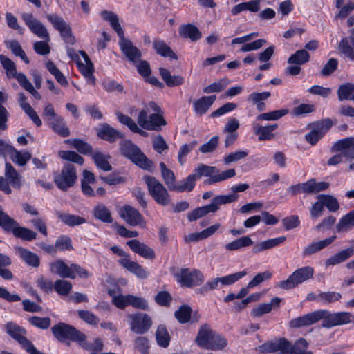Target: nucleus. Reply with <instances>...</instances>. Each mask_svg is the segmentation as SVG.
<instances>
[{"label": "nucleus", "mask_w": 354, "mask_h": 354, "mask_svg": "<svg viewBox=\"0 0 354 354\" xmlns=\"http://www.w3.org/2000/svg\"><path fill=\"white\" fill-rule=\"evenodd\" d=\"M321 319H323L322 327L330 328L354 322V315L348 312L331 313L326 310H319L291 320L290 325L292 328H299L312 325Z\"/></svg>", "instance_id": "nucleus-1"}, {"label": "nucleus", "mask_w": 354, "mask_h": 354, "mask_svg": "<svg viewBox=\"0 0 354 354\" xmlns=\"http://www.w3.org/2000/svg\"><path fill=\"white\" fill-rule=\"evenodd\" d=\"M158 111V106L153 102H149L138 113L137 122L140 127L149 131H159L166 122Z\"/></svg>", "instance_id": "nucleus-2"}, {"label": "nucleus", "mask_w": 354, "mask_h": 354, "mask_svg": "<svg viewBox=\"0 0 354 354\" xmlns=\"http://www.w3.org/2000/svg\"><path fill=\"white\" fill-rule=\"evenodd\" d=\"M196 343L203 348L212 351H221L227 344L226 339L214 331L207 324L200 327Z\"/></svg>", "instance_id": "nucleus-3"}, {"label": "nucleus", "mask_w": 354, "mask_h": 354, "mask_svg": "<svg viewBox=\"0 0 354 354\" xmlns=\"http://www.w3.org/2000/svg\"><path fill=\"white\" fill-rule=\"evenodd\" d=\"M122 153L139 167L147 169L151 167V162L131 141H124L120 145Z\"/></svg>", "instance_id": "nucleus-4"}, {"label": "nucleus", "mask_w": 354, "mask_h": 354, "mask_svg": "<svg viewBox=\"0 0 354 354\" xmlns=\"http://www.w3.org/2000/svg\"><path fill=\"white\" fill-rule=\"evenodd\" d=\"M145 180L149 193L157 203L165 206L170 203L168 192L161 183L151 176L145 177Z\"/></svg>", "instance_id": "nucleus-5"}, {"label": "nucleus", "mask_w": 354, "mask_h": 354, "mask_svg": "<svg viewBox=\"0 0 354 354\" xmlns=\"http://www.w3.org/2000/svg\"><path fill=\"white\" fill-rule=\"evenodd\" d=\"M52 333L57 339L64 342L66 339L82 342L85 339V335L77 330L74 327L64 323H59L51 328Z\"/></svg>", "instance_id": "nucleus-6"}, {"label": "nucleus", "mask_w": 354, "mask_h": 354, "mask_svg": "<svg viewBox=\"0 0 354 354\" xmlns=\"http://www.w3.org/2000/svg\"><path fill=\"white\" fill-rule=\"evenodd\" d=\"M175 278L182 286L191 288L201 285L204 281L203 274L198 270L180 268L175 273Z\"/></svg>", "instance_id": "nucleus-7"}, {"label": "nucleus", "mask_w": 354, "mask_h": 354, "mask_svg": "<svg viewBox=\"0 0 354 354\" xmlns=\"http://www.w3.org/2000/svg\"><path fill=\"white\" fill-rule=\"evenodd\" d=\"M314 273V270L310 266H305L296 270L290 274L286 280L281 281L279 283V287L283 289H292L310 279Z\"/></svg>", "instance_id": "nucleus-8"}, {"label": "nucleus", "mask_w": 354, "mask_h": 354, "mask_svg": "<svg viewBox=\"0 0 354 354\" xmlns=\"http://www.w3.org/2000/svg\"><path fill=\"white\" fill-rule=\"evenodd\" d=\"M77 179L76 168L71 164H66L60 172L54 176L57 187L63 191L73 187Z\"/></svg>", "instance_id": "nucleus-9"}, {"label": "nucleus", "mask_w": 354, "mask_h": 354, "mask_svg": "<svg viewBox=\"0 0 354 354\" xmlns=\"http://www.w3.org/2000/svg\"><path fill=\"white\" fill-rule=\"evenodd\" d=\"M247 274L245 270L233 273L221 277H216L208 281L202 288L201 291L208 292L217 288H220L223 286H229L238 281Z\"/></svg>", "instance_id": "nucleus-10"}, {"label": "nucleus", "mask_w": 354, "mask_h": 354, "mask_svg": "<svg viewBox=\"0 0 354 354\" xmlns=\"http://www.w3.org/2000/svg\"><path fill=\"white\" fill-rule=\"evenodd\" d=\"M21 18L32 33L44 40H50L49 33L46 27L31 13H22Z\"/></svg>", "instance_id": "nucleus-11"}, {"label": "nucleus", "mask_w": 354, "mask_h": 354, "mask_svg": "<svg viewBox=\"0 0 354 354\" xmlns=\"http://www.w3.org/2000/svg\"><path fill=\"white\" fill-rule=\"evenodd\" d=\"M127 317L131 331L136 334L145 333L152 324L150 317L145 313L130 314Z\"/></svg>", "instance_id": "nucleus-12"}, {"label": "nucleus", "mask_w": 354, "mask_h": 354, "mask_svg": "<svg viewBox=\"0 0 354 354\" xmlns=\"http://www.w3.org/2000/svg\"><path fill=\"white\" fill-rule=\"evenodd\" d=\"M332 127L329 119L323 120L312 124L310 131L305 135L306 140L315 145Z\"/></svg>", "instance_id": "nucleus-13"}, {"label": "nucleus", "mask_w": 354, "mask_h": 354, "mask_svg": "<svg viewBox=\"0 0 354 354\" xmlns=\"http://www.w3.org/2000/svg\"><path fill=\"white\" fill-rule=\"evenodd\" d=\"M46 19L60 32L62 37L66 42L74 43L75 39L72 36L71 29L62 17L55 14H49L46 15Z\"/></svg>", "instance_id": "nucleus-14"}, {"label": "nucleus", "mask_w": 354, "mask_h": 354, "mask_svg": "<svg viewBox=\"0 0 354 354\" xmlns=\"http://www.w3.org/2000/svg\"><path fill=\"white\" fill-rule=\"evenodd\" d=\"M121 218L128 224L132 226H140L145 227L146 222L143 216L135 208L130 205L123 206L119 212Z\"/></svg>", "instance_id": "nucleus-15"}, {"label": "nucleus", "mask_w": 354, "mask_h": 354, "mask_svg": "<svg viewBox=\"0 0 354 354\" xmlns=\"http://www.w3.org/2000/svg\"><path fill=\"white\" fill-rule=\"evenodd\" d=\"M119 46L122 52L128 58L130 62L137 63L141 57V52L136 48L133 43L124 37V34L118 36Z\"/></svg>", "instance_id": "nucleus-16"}, {"label": "nucleus", "mask_w": 354, "mask_h": 354, "mask_svg": "<svg viewBox=\"0 0 354 354\" xmlns=\"http://www.w3.org/2000/svg\"><path fill=\"white\" fill-rule=\"evenodd\" d=\"M333 151L342 152L344 156L354 159V137H348L334 143Z\"/></svg>", "instance_id": "nucleus-17"}, {"label": "nucleus", "mask_w": 354, "mask_h": 354, "mask_svg": "<svg viewBox=\"0 0 354 354\" xmlns=\"http://www.w3.org/2000/svg\"><path fill=\"white\" fill-rule=\"evenodd\" d=\"M80 54L84 59V62H77V66L79 70L86 78L87 83L94 85L95 83V78L93 75V66L91 63L87 54L83 51L80 52Z\"/></svg>", "instance_id": "nucleus-18"}, {"label": "nucleus", "mask_w": 354, "mask_h": 354, "mask_svg": "<svg viewBox=\"0 0 354 354\" xmlns=\"http://www.w3.org/2000/svg\"><path fill=\"white\" fill-rule=\"evenodd\" d=\"M252 128L254 133L258 136L259 140H270L274 138V134L272 132L278 128V124H272L262 126L257 122H254L252 123Z\"/></svg>", "instance_id": "nucleus-19"}, {"label": "nucleus", "mask_w": 354, "mask_h": 354, "mask_svg": "<svg viewBox=\"0 0 354 354\" xmlns=\"http://www.w3.org/2000/svg\"><path fill=\"white\" fill-rule=\"evenodd\" d=\"M290 347V342L284 338L275 341L268 342L261 346L262 352L273 353L281 351L282 354H287Z\"/></svg>", "instance_id": "nucleus-20"}, {"label": "nucleus", "mask_w": 354, "mask_h": 354, "mask_svg": "<svg viewBox=\"0 0 354 354\" xmlns=\"http://www.w3.org/2000/svg\"><path fill=\"white\" fill-rule=\"evenodd\" d=\"M127 244L134 252L145 259H152L155 257L154 251L137 239L130 240L127 242Z\"/></svg>", "instance_id": "nucleus-21"}, {"label": "nucleus", "mask_w": 354, "mask_h": 354, "mask_svg": "<svg viewBox=\"0 0 354 354\" xmlns=\"http://www.w3.org/2000/svg\"><path fill=\"white\" fill-rule=\"evenodd\" d=\"M71 265L67 266L62 259H57L49 263L50 272L58 274L63 278L74 279V275L71 272Z\"/></svg>", "instance_id": "nucleus-22"}, {"label": "nucleus", "mask_w": 354, "mask_h": 354, "mask_svg": "<svg viewBox=\"0 0 354 354\" xmlns=\"http://www.w3.org/2000/svg\"><path fill=\"white\" fill-rule=\"evenodd\" d=\"M336 238V236L334 235L324 240L312 242L304 248L303 250V255L304 257H308L321 251L331 244Z\"/></svg>", "instance_id": "nucleus-23"}, {"label": "nucleus", "mask_w": 354, "mask_h": 354, "mask_svg": "<svg viewBox=\"0 0 354 354\" xmlns=\"http://www.w3.org/2000/svg\"><path fill=\"white\" fill-rule=\"evenodd\" d=\"M119 263L138 277L143 279L148 276L147 272L138 263L131 261L129 257H124L119 260Z\"/></svg>", "instance_id": "nucleus-24"}, {"label": "nucleus", "mask_w": 354, "mask_h": 354, "mask_svg": "<svg viewBox=\"0 0 354 354\" xmlns=\"http://www.w3.org/2000/svg\"><path fill=\"white\" fill-rule=\"evenodd\" d=\"M17 102L21 109L29 116L32 122L37 126L42 124L41 120L37 113L33 110L30 104L27 102V97L24 93H18Z\"/></svg>", "instance_id": "nucleus-25"}, {"label": "nucleus", "mask_w": 354, "mask_h": 354, "mask_svg": "<svg viewBox=\"0 0 354 354\" xmlns=\"http://www.w3.org/2000/svg\"><path fill=\"white\" fill-rule=\"evenodd\" d=\"M97 135L100 138L111 142L122 137L121 132L107 124H104L100 127L97 131Z\"/></svg>", "instance_id": "nucleus-26"}, {"label": "nucleus", "mask_w": 354, "mask_h": 354, "mask_svg": "<svg viewBox=\"0 0 354 354\" xmlns=\"http://www.w3.org/2000/svg\"><path fill=\"white\" fill-rule=\"evenodd\" d=\"M16 254L27 264L32 267L39 266V257L35 253H33L24 248L18 247L15 248Z\"/></svg>", "instance_id": "nucleus-27"}, {"label": "nucleus", "mask_w": 354, "mask_h": 354, "mask_svg": "<svg viewBox=\"0 0 354 354\" xmlns=\"http://www.w3.org/2000/svg\"><path fill=\"white\" fill-rule=\"evenodd\" d=\"M5 176L6 181L15 188L19 189L21 185V176L10 163H6Z\"/></svg>", "instance_id": "nucleus-28"}, {"label": "nucleus", "mask_w": 354, "mask_h": 354, "mask_svg": "<svg viewBox=\"0 0 354 354\" xmlns=\"http://www.w3.org/2000/svg\"><path fill=\"white\" fill-rule=\"evenodd\" d=\"M8 232H11L16 237L26 241L34 240L37 236V234L35 232L28 228L19 226L16 221L15 224L10 227Z\"/></svg>", "instance_id": "nucleus-29"}, {"label": "nucleus", "mask_w": 354, "mask_h": 354, "mask_svg": "<svg viewBox=\"0 0 354 354\" xmlns=\"http://www.w3.org/2000/svg\"><path fill=\"white\" fill-rule=\"evenodd\" d=\"M100 16L102 19L109 22L110 26L117 33L118 36L124 33L123 29L119 23V18L115 12L104 10L100 12Z\"/></svg>", "instance_id": "nucleus-30"}, {"label": "nucleus", "mask_w": 354, "mask_h": 354, "mask_svg": "<svg viewBox=\"0 0 354 354\" xmlns=\"http://www.w3.org/2000/svg\"><path fill=\"white\" fill-rule=\"evenodd\" d=\"M338 50L339 53L351 60L354 59V39L344 37L339 43Z\"/></svg>", "instance_id": "nucleus-31"}, {"label": "nucleus", "mask_w": 354, "mask_h": 354, "mask_svg": "<svg viewBox=\"0 0 354 354\" xmlns=\"http://www.w3.org/2000/svg\"><path fill=\"white\" fill-rule=\"evenodd\" d=\"M179 35L184 38H189L195 41L201 38V32L194 25L188 24L182 25L179 28Z\"/></svg>", "instance_id": "nucleus-32"}, {"label": "nucleus", "mask_w": 354, "mask_h": 354, "mask_svg": "<svg viewBox=\"0 0 354 354\" xmlns=\"http://www.w3.org/2000/svg\"><path fill=\"white\" fill-rule=\"evenodd\" d=\"M286 236H279L257 243L253 248V252L254 253H259L262 251L271 249L281 245L286 241Z\"/></svg>", "instance_id": "nucleus-33"}, {"label": "nucleus", "mask_w": 354, "mask_h": 354, "mask_svg": "<svg viewBox=\"0 0 354 354\" xmlns=\"http://www.w3.org/2000/svg\"><path fill=\"white\" fill-rule=\"evenodd\" d=\"M216 100L215 95L204 96L194 102V109L196 114H204Z\"/></svg>", "instance_id": "nucleus-34"}, {"label": "nucleus", "mask_w": 354, "mask_h": 354, "mask_svg": "<svg viewBox=\"0 0 354 354\" xmlns=\"http://www.w3.org/2000/svg\"><path fill=\"white\" fill-rule=\"evenodd\" d=\"M354 254V249L353 248H348L346 250H342L335 255L330 257L325 261L326 266H335L339 264L348 259H349Z\"/></svg>", "instance_id": "nucleus-35"}, {"label": "nucleus", "mask_w": 354, "mask_h": 354, "mask_svg": "<svg viewBox=\"0 0 354 354\" xmlns=\"http://www.w3.org/2000/svg\"><path fill=\"white\" fill-rule=\"evenodd\" d=\"M354 227V210L342 216L336 225V231L338 233L346 232Z\"/></svg>", "instance_id": "nucleus-36"}, {"label": "nucleus", "mask_w": 354, "mask_h": 354, "mask_svg": "<svg viewBox=\"0 0 354 354\" xmlns=\"http://www.w3.org/2000/svg\"><path fill=\"white\" fill-rule=\"evenodd\" d=\"M259 3V0H254L241 3L234 6L232 9L231 12L233 15H236L245 10H249L252 12H259L260 10Z\"/></svg>", "instance_id": "nucleus-37"}, {"label": "nucleus", "mask_w": 354, "mask_h": 354, "mask_svg": "<svg viewBox=\"0 0 354 354\" xmlns=\"http://www.w3.org/2000/svg\"><path fill=\"white\" fill-rule=\"evenodd\" d=\"M92 158L97 167L104 171H111L112 167L109 162V156L101 151H95L92 153Z\"/></svg>", "instance_id": "nucleus-38"}, {"label": "nucleus", "mask_w": 354, "mask_h": 354, "mask_svg": "<svg viewBox=\"0 0 354 354\" xmlns=\"http://www.w3.org/2000/svg\"><path fill=\"white\" fill-rule=\"evenodd\" d=\"M159 71L162 80L169 87L180 85L184 82L183 77L179 75H171L170 72L166 68H160Z\"/></svg>", "instance_id": "nucleus-39"}, {"label": "nucleus", "mask_w": 354, "mask_h": 354, "mask_svg": "<svg viewBox=\"0 0 354 354\" xmlns=\"http://www.w3.org/2000/svg\"><path fill=\"white\" fill-rule=\"evenodd\" d=\"M153 48L158 54L162 57H167L171 59H177L176 55L167 45V44L160 39H156L153 43Z\"/></svg>", "instance_id": "nucleus-40"}, {"label": "nucleus", "mask_w": 354, "mask_h": 354, "mask_svg": "<svg viewBox=\"0 0 354 354\" xmlns=\"http://www.w3.org/2000/svg\"><path fill=\"white\" fill-rule=\"evenodd\" d=\"M58 217L64 224L69 227L80 225L86 222V219L83 217L68 213H59Z\"/></svg>", "instance_id": "nucleus-41"}, {"label": "nucleus", "mask_w": 354, "mask_h": 354, "mask_svg": "<svg viewBox=\"0 0 354 354\" xmlns=\"http://www.w3.org/2000/svg\"><path fill=\"white\" fill-rule=\"evenodd\" d=\"M239 195L235 193L228 195H219L212 199L211 205L215 209V212H216L219 209L220 205L231 203L237 201Z\"/></svg>", "instance_id": "nucleus-42"}, {"label": "nucleus", "mask_w": 354, "mask_h": 354, "mask_svg": "<svg viewBox=\"0 0 354 354\" xmlns=\"http://www.w3.org/2000/svg\"><path fill=\"white\" fill-rule=\"evenodd\" d=\"M253 244L252 240L248 236H242L225 245V248L229 251H234Z\"/></svg>", "instance_id": "nucleus-43"}, {"label": "nucleus", "mask_w": 354, "mask_h": 354, "mask_svg": "<svg viewBox=\"0 0 354 354\" xmlns=\"http://www.w3.org/2000/svg\"><path fill=\"white\" fill-rule=\"evenodd\" d=\"M94 216L102 222L112 223L113 219L109 209L103 204H99L93 209Z\"/></svg>", "instance_id": "nucleus-44"}, {"label": "nucleus", "mask_w": 354, "mask_h": 354, "mask_svg": "<svg viewBox=\"0 0 354 354\" xmlns=\"http://www.w3.org/2000/svg\"><path fill=\"white\" fill-rule=\"evenodd\" d=\"M308 343L301 338L297 340L293 345L290 342V347L287 354H313L311 351H307Z\"/></svg>", "instance_id": "nucleus-45"}, {"label": "nucleus", "mask_w": 354, "mask_h": 354, "mask_svg": "<svg viewBox=\"0 0 354 354\" xmlns=\"http://www.w3.org/2000/svg\"><path fill=\"white\" fill-rule=\"evenodd\" d=\"M51 127L55 132L62 137H67L70 135V130L68 128L63 118L57 117L54 120L51 121Z\"/></svg>", "instance_id": "nucleus-46"}, {"label": "nucleus", "mask_w": 354, "mask_h": 354, "mask_svg": "<svg viewBox=\"0 0 354 354\" xmlns=\"http://www.w3.org/2000/svg\"><path fill=\"white\" fill-rule=\"evenodd\" d=\"M197 178L194 174L189 175L186 178L180 181L178 185H176L174 188L175 192H190L195 186V182Z\"/></svg>", "instance_id": "nucleus-47"}, {"label": "nucleus", "mask_w": 354, "mask_h": 354, "mask_svg": "<svg viewBox=\"0 0 354 354\" xmlns=\"http://www.w3.org/2000/svg\"><path fill=\"white\" fill-rule=\"evenodd\" d=\"M0 62L6 70V75L8 78H15L18 75L19 73L17 72L16 66L10 59L3 55H1Z\"/></svg>", "instance_id": "nucleus-48"}, {"label": "nucleus", "mask_w": 354, "mask_h": 354, "mask_svg": "<svg viewBox=\"0 0 354 354\" xmlns=\"http://www.w3.org/2000/svg\"><path fill=\"white\" fill-rule=\"evenodd\" d=\"M156 340L158 346L167 348L170 342V336L164 326H159L156 332Z\"/></svg>", "instance_id": "nucleus-49"}, {"label": "nucleus", "mask_w": 354, "mask_h": 354, "mask_svg": "<svg viewBox=\"0 0 354 354\" xmlns=\"http://www.w3.org/2000/svg\"><path fill=\"white\" fill-rule=\"evenodd\" d=\"M162 178L169 190L174 191L176 187L174 174L167 168L163 162L160 163Z\"/></svg>", "instance_id": "nucleus-50"}, {"label": "nucleus", "mask_w": 354, "mask_h": 354, "mask_svg": "<svg viewBox=\"0 0 354 354\" xmlns=\"http://www.w3.org/2000/svg\"><path fill=\"white\" fill-rule=\"evenodd\" d=\"M212 212H215V209L212 207L210 203L209 205L195 209L188 214L187 218L189 221H193Z\"/></svg>", "instance_id": "nucleus-51"}, {"label": "nucleus", "mask_w": 354, "mask_h": 354, "mask_svg": "<svg viewBox=\"0 0 354 354\" xmlns=\"http://www.w3.org/2000/svg\"><path fill=\"white\" fill-rule=\"evenodd\" d=\"M216 171V168L215 167L201 164L194 170L193 174L197 179H200L203 176L210 177L211 178Z\"/></svg>", "instance_id": "nucleus-52"}, {"label": "nucleus", "mask_w": 354, "mask_h": 354, "mask_svg": "<svg viewBox=\"0 0 354 354\" xmlns=\"http://www.w3.org/2000/svg\"><path fill=\"white\" fill-rule=\"evenodd\" d=\"M48 71L55 77L56 80L63 86H68V83L62 73L57 68L54 63L48 61L46 64Z\"/></svg>", "instance_id": "nucleus-53"}, {"label": "nucleus", "mask_w": 354, "mask_h": 354, "mask_svg": "<svg viewBox=\"0 0 354 354\" xmlns=\"http://www.w3.org/2000/svg\"><path fill=\"white\" fill-rule=\"evenodd\" d=\"M10 157L14 162L19 166H24L30 159L31 155L27 151H19L15 149Z\"/></svg>", "instance_id": "nucleus-54"}, {"label": "nucleus", "mask_w": 354, "mask_h": 354, "mask_svg": "<svg viewBox=\"0 0 354 354\" xmlns=\"http://www.w3.org/2000/svg\"><path fill=\"white\" fill-rule=\"evenodd\" d=\"M309 58V53L306 50H299L289 57L288 62L289 64L301 65L307 62Z\"/></svg>", "instance_id": "nucleus-55"}, {"label": "nucleus", "mask_w": 354, "mask_h": 354, "mask_svg": "<svg viewBox=\"0 0 354 354\" xmlns=\"http://www.w3.org/2000/svg\"><path fill=\"white\" fill-rule=\"evenodd\" d=\"M5 44L16 56L20 57L21 59L26 64L29 62L28 57L18 41L15 40L6 41H5Z\"/></svg>", "instance_id": "nucleus-56"}, {"label": "nucleus", "mask_w": 354, "mask_h": 354, "mask_svg": "<svg viewBox=\"0 0 354 354\" xmlns=\"http://www.w3.org/2000/svg\"><path fill=\"white\" fill-rule=\"evenodd\" d=\"M65 142L72 145L81 153L88 154L91 153V147L82 140L68 139L65 140Z\"/></svg>", "instance_id": "nucleus-57"}, {"label": "nucleus", "mask_w": 354, "mask_h": 354, "mask_svg": "<svg viewBox=\"0 0 354 354\" xmlns=\"http://www.w3.org/2000/svg\"><path fill=\"white\" fill-rule=\"evenodd\" d=\"M337 95L340 101L351 98L354 95V84L348 83L341 85L338 88Z\"/></svg>", "instance_id": "nucleus-58"}, {"label": "nucleus", "mask_w": 354, "mask_h": 354, "mask_svg": "<svg viewBox=\"0 0 354 354\" xmlns=\"http://www.w3.org/2000/svg\"><path fill=\"white\" fill-rule=\"evenodd\" d=\"M191 313L192 308L189 306L183 305L175 312V317L180 323L185 324L189 321Z\"/></svg>", "instance_id": "nucleus-59"}, {"label": "nucleus", "mask_w": 354, "mask_h": 354, "mask_svg": "<svg viewBox=\"0 0 354 354\" xmlns=\"http://www.w3.org/2000/svg\"><path fill=\"white\" fill-rule=\"evenodd\" d=\"M318 199L331 212H335L339 207L337 199L332 196L319 195Z\"/></svg>", "instance_id": "nucleus-60"}, {"label": "nucleus", "mask_w": 354, "mask_h": 354, "mask_svg": "<svg viewBox=\"0 0 354 354\" xmlns=\"http://www.w3.org/2000/svg\"><path fill=\"white\" fill-rule=\"evenodd\" d=\"M343 3L345 5L341 8L338 17L341 18L346 17L354 9V2L353 0H336V6L339 8Z\"/></svg>", "instance_id": "nucleus-61"}, {"label": "nucleus", "mask_w": 354, "mask_h": 354, "mask_svg": "<svg viewBox=\"0 0 354 354\" xmlns=\"http://www.w3.org/2000/svg\"><path fill=\"white\" fill-rule=\"evenodd\" d=\"M236 174L235 170L234 169H227L224 171L220 174H216L209 179L207 180L206 183L207 184H213L217 182H221L228 178H232Z\"/></svg>", "instance_id": "nucleus-62"}, {"label": "nucleus", "mask_w": 354, "mask_h": 354, "mask_svg": "<svg viewBox=\"0 0 354 354\" xmlns=\"http://www.w3.org/2000/svg\"><path fill=\"white\" fill-rule=\"evenodd\" d=\"M58 155L64 160L71 161L80 165L84 163L83 158L74 151H59L58 152Z\"/></svg>", "instance_id": "nucleus-63"}, {"label": "nucleus", "mask_w": 354, "mask_h": 354, "mask_svg": "<svg viewBox=\"0 0 354 354\" xmlns=\"http://www.w3.org/2000/svg\"><path fill=\"white\" fill-rule=\"evenodd\" d=\"M53 287L59 295H67L72 288V284L68 281L59 279L55 282Z\"/></svg>", "instance_id": "nucleus-64"}]
</instances>
